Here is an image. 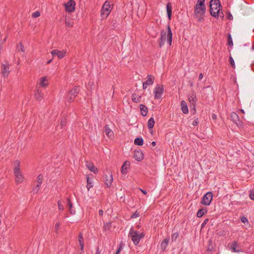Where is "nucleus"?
<instances>
[{
    "label": "nucleus",
    "instance_id": "423d86ee",
    "mask_svg": "<svg viewBox=\"0 0 254 254\" xmlns=\"http://www.w3.org/2000/svg\"><path fill=\"white\" fill-rule=\"evenodd\" d=\"M213 195L211 191L207 192L202 197L200 203L202 205H209L212 199Z\"/></svg>",
    "mask_w": 254,
    "mask_h": 254
},
{
    "label": "nucleus",
    "instance_id": "9d476101",
    "mask_svg": "<svg viewBox=\"0 0 254 254\" xmlns=\"http://www.w3.org/2000/svg\"><path fill=\"white\" fill-rule=\"evenodd\" d=\"M5 64H2L1 65V74L4 77H7L10 72L9 65L7 62Z\"/></svg>",
    "mask_w": 254,
    "mask_h": 254
},
{
    "label": "nucleus",
    "instance_id": "13d9d810",
    "mask_svg": "<svg viewBox=\"0 0 254 254\" xmlns=\"http://www.w3.org/2000/svg\"><path fill=\"white\" fill-rule=\"evenodd\" d=\"M148 85H149V84H148V83L146 82H144L143 83V89H145L147 88V87Z\"/></svg>",
    "mask_w": 254,
    "mask_h": 254
},
{
    "label": "nucleus",
    "instance_id": "a19ab883",
    "mask_svg": "<svg viewBox=\"0 0 254 254\" xmlns=\"http://www.w3.org/2000/svg\"><path fill=\"white\" fill-rule=\"evenodd\" d=\"M229 63H230V64L231 65L232 67L233 68H235V62H234V61L233 58L231 56H229Z\"/></svg>",
    "mask_w": 254,
    "mask_h": 254
},
{
    "label": "nucleus",
    "instance_id": "f03ea898",
    "mask_svg": "<svg viewBox=\"0 0 254 254\" xmlns=\"http://www.w3.org/2000/svg\"><path fill=\"white\" fill-rule=\"evenodd\" d=\"M210 14L214 17H218L221 7L219 0H211L209 2Z\"/></svg>",
    "mask_w": 254,
    "mask_h": 254
},
{
    "label": "nucleus",
    "instance_id": "8fccbe9b",
    "mask_svg": "<svg viewBox=\"0 0 254 254\" xmlns=\"http://www.w3.org/2000/svg\"><path fill=\"white\" fill-rule=\"evenodd\" d=\"M241 221L242 222L245 223L246 222H248V220L247 217L245 216H242L241 217Z\"/></svg>",
    "mask_w": 254,
    "mask_h": 254
},
{
    "label": "nucleus",
    "instance_id": "4468645a",
    "mask_svg": "<svg viewBox=\"0 0 254 254\" xmlns=\"http://www.w3.org/2000/svg\"><path fill=\"white\" fill-rule=\"evenodd\" d=\"M144 157L143 152L141 150H135L134 151L133 158L137 161H141Z\"/></svg>",
    "mask_w": 254,
    "mask_h": 254
},
{
    "label": "nucleus",
    "instance_id": "49530a36",
    "mask_svg": "<svg viewBox=\"0 0 254 254\" xmlns=\"http://www.w3.org/2000/svg\"><path fill=\"white\" fill-rule=\"evenodd\" d=\"M58 207L60 210L63 211L64 210V206L62 204V202L60 200H59L58 202Z\"/></svg>",
    "mask_w": 254,
    "mask_h": 254
},
{
    "label": "nucleus",
    "instance_id": "dca6fc26",
    "mask_svg": "<svg viewBox=\"0 0 254 254\" xmlns=\"http://www.w3.org/2000/svg\"><path fill=\"white\" fill-rule=\"evenodd\" d=\"M86 166L90 171L93 172L94 173L96 174L98 172V169L92 163L86 162Z\"/></svg>",
    "mask_w": 254,
    "mask_h": 254
},
{
    "label": "nucleus",
    "instance_id": "c756f323",
    "mask_svg": "<svg viewBox=\"0 0 254 254\" xmlns=\"http://www.w3.org/2000/svg\"><path fill=\"white\" fill-rule=\"evenodd\" d=\"M106 134L109 137H111L114 134L113 131L109 128L108 125H106L105 127Z\"/></svg>",
    "mask_w": 254,
    "mask_h": 254
},
{
    "label": "nucleus",
    "instance_id": "9b49d317",
    "mask_svg": "<svg viewBox=\"0 0 254 254\" xmlns=\"http://www.w3.org/2000/svg\"><path fill=\"white\" fill-rule=\"evenodd\" d=\"M231 120L239 127L242 126V122L240 121L239 116L235 112L231 113L230 116Z\"/></svg>",
    "mask_w": 254,
    "mask_h": 254
},
{
    "label": "nucleus",
    "instance_id": "2eb2a0df",
    "mask_svg": "<svg viewBox=\"0 0 254 254\" xmlns=\"http://www.w3.org/2000/svg\"><path fill=\"white\" fill-rule=\"evenodd\" d=\"M14 175L15 177V182L16 184H19L23 182L24 177L21 171L18 172L17 173H14Z\"/></svg>",
    "mask_w": 254,
    "mask_h": 254
},
{
    "label": "nucleus",
    "instance_id": "e2e57ef3",
    "mask_svg": "<svg viewBox=\"0 0 254 254\" xmlns=\"http://www.w3.org/2000/svg\"><path fill=\"white\" fill-rule=\"evenodd\" d=\"M96 254H100V251L99 250V248L97 247L96 249Z\"/></svg>",
    "mask_w": 254,
    "mask_h": 254
},
{
    "label": "nucleus",
    "instance_id": "ddd939ff",
    "mask_svg": "<svg viewBox=\"0 0 254 254\" xmlns=\"http://www.w3.org/2000/svg\"><path fill=\"white\" fill-rule=\"evenodd\" d=\"M65 53L64 51H59L58 50H54L51 52L53 56H57L59 59L63 58L65 56Z\"/></svg>",
    "mask_w": 254,
    "mask_h": 254
},
{
    "label": "nucleus",
    "instance_id": "393cba45",
    "mask_svg": "<svg viewBox=\"0 0 254 254\" xmlns=\"http://www.w3.org/2000/svg\"><path fill=\"white\" fill-rule=\"evenodd\" d=\"M141 96L139 95H137L136 93H134L132 94L131 99L135 103H139L141 101Z\"/></svg>",
    "mask_w": 254,
    "mask_h": 254
},
{
    "label": "nucleus",
    "instance_id": "58836bf2",
    "mask_svg": "<svg viewBox=\"0 0 254 254\" xmlns=\"http://www.w3.org/2000/svg\"><path fill=\"white\" fill-rule=\"evenodd\" d=\"M43 176L42 174H40L37 178V182L38 184H42L43 181Z\"/></svg>",
    "mask_w": 254,
    "mask_h": 254
},
{
    "label": "nucleus",
    "instance_id": "aec40b11",
    "mask_svg": "<svg viewBox=\"0 0 254 254\" xmlns=\"http://www.w3.org/2000/svg\"><path fill=\"white\" fill-rule=\"evenodd\" d=\"M166 8H167V16H168V19L169 20H171V17H172V4L171 2H169L167 4Z\"/></svg>",
    "mask_w": 254,
    "mask_h": 254
},
{
    "label": "nucleus",
    "instance_id": "412c9836",
    "mask_svg": "<svg viewBox=\"0 0 254 254\" xmlns=\"http://www.w3.org/2000/svg\"><path fill=\"white\" fill-rule=\"evenodd\" d=\"M181 109L183 113L188 114L189 113L187 103L184 100H182L181 102Z\"/></svg>",
    "mask_w": 254,
    "mask_h": 254
},
{
    "label": "nucleus",
    "instance_id": "0eeeda50",
    "mask_svg": "<svg viewBox=\"0 0 254 254\" xmlns=\"http://www.w3.org/2000/svg\"><path fill=\"white\" fill-rule=\"evenodd\" d=\"M164 92V86L163 85L157 84L154 90V99H159L161 98L162 95Z\"/></svg>",
    "mask_w": 254,
    "mask_h": 254
},
{
    "label": "nucleus",
    "instance_id": "ea45409f",
    "mask_svg": "<svg viewBox=\"0 0 254 254\" xmlns=\"http://www.w3.org/2000/svg\"><path fill=\"white\" fill-rule=\"evenodd\" d=\"M236 246H237V242L236 241H234L233 242V243L232 244V245L231 246L232 247V250H233V252H239V250H237L236 249Z\"/></svg>",
    "mask_w": 254,
    "mask_h": 254
},
{
    "label": "nucleus",
    "instance_id": "774afa93",
    "mask_svg": "<svg viewBox=\"0 0 254 254\" xmlns=\"http://www.w3.org/2000/svg\"><path fill=\"white\" fill-rule=\"evenodd\" d=\"M83 251H82L81 249H80V251H78L76 253V254H82V253H83Z\"/></svg>",
    "mask_w": 254,
    "mask_h": 254
},
{
    "label": "nucleus",
    "instance_id": "4d7b16f0",
    "mask_svg": "<svg viewBox=\"0 0 254 254\" xmlns=\"http://www.w3.org/2000/svg\"><path fill=\"white\" fill-rule=\"evenodd\" d=\"M148 85H149V84H148V83L146 82H144L143 83V89H145L147 88V87Z\"/></svg>",
    "mask_w": 254,
    "mask_h": 254
},
{
    "label": "nucleus",
    "instance_id": "a18cd8bd",
    "mask_svg": "<svg viewBox=\"0 0 254 254\" xmlns=\"http://www.w3.org/2000/svg\"><path fill=\"white\" fill-rule=\"evenodd\" d=\"M40 16V13L39 11H38L34 12L32 15V17H33V18H37Z\"/></svg>",
    "mask_w": 254,
    "mask_h": 254
},
{
    "label": "nucleus",
    "instance_id": "37998d69",
    "mask_svg": "<svg viewBox=\"0 0 254 254\" xmlns=\"http://www.w3.org/2000/svg\"><path fill=\"white\" fill-rule=\"evenodd\" d=\"M249 197L252 199L254 200V190L252 189L249 191Z\"/></svg>",
    "mask_w": 254,
    "mask_h": 254
},
{
    "label": "nucleus",
    "instance_id": "39448f33",
    "mask_svg": "<svg viewBox=\"0 0 254 254\" xmlns=\"http://www.w3.org/2000/svg\"><path fill=\"white\" fill-rule=\"evenodd\" d=\"M206 10V7L199 8L194 7V15L197 21L201 22L204 19L203 16Z\"/></svg>",
    "mask_w": 254,
    "mask_h": 254
},
{
    "label": "nucleus",
    "instance_id": "de8ad7c7",
    "mask_svg": "<svg viewBox=\"0 0 254 254\" xmlns=\"http://www.w3.org/2000/svg\"><path fill=\"white\" fill-rule=\"evenodd\" d=\"M139 216V213L136 211L134 213H133L130 216L131 218H135Z\"/></svg>",
    "mask_w": 254,
    "mask_h": 254
},
{
    "label": "nucleus",
    "instance_id": "f704fd0d",
    "mask_svg": "<svg viewBox=\"0 0 254 254\" xmlns=\"http://www.w3.org/2000/svg\"><path fill=\"white\" fill-rule=\"evenodd\" d=\"M228 44L229 46H230V47H232L233 46L232 38L231 35L230 33H228Z\"/></svg>",
    "mask_w": 254,
    "mask_h": 254
},
{
    "label": "nucleus",
    "instance_id": "338daca9",
    "mask_svg": "<svg viewBox=\"0 0 254 254\" xmlns=\"http://www.w3.org/2000/svg\"><path fill=\"white\" fill-rule=\"evenodd\" d=\"M219 15L222 19L224 18V15L222 12H221V13L219 12Z\"/></svg>",
    "mask_w": 254,
    "mask_h": 254
},
{
    "label": "nucleus",
    "instance_id": "79ce46f5",
    "mask_svg": "<svg viewBox=\"0 0 254 254\" xmlns=\"http://www.w3.org/2000/svg\"><path fill=\"white\" fill-rule=\"evenodd\" d=\"M65 26L67 27H72V23L69 19H65Z\"/></svg>",
    "mask_w": 254,
    "mask_h": 254
},
{
    "label": "nucleus",
    "instance_id": "bb28decb",
    "mask_svg": "<svg viewBox=\"0 0 254 254\" xmlns=\"http://www.w3.org/2000/svg\"><path fill=\"white\" fill-rule=\"evenodd\" d=\"M155 125V121L153 118L151 117L150 118L148 121L147 123V127L149 130H151L152 129Z\"/></svg>",
    "mask_w": 254,
    "mask_h": 254
},
{
    "label": "nucleus",
    "instance_id": "5701e85b",
    "mask_svg": "<svg viewBox=\"0 0 254 254\" xmlns=\"http://www.w3.org/2000/svg\"><path fill=\"white\" fill-rule=\"evenodd\" d=\"M35 97L39 101H41L43 98V94L39 89H37L35 93Z\"/></svg>",
    "mask_w": 254,
    "mask_h": 254
},
{
    "label": "nucleus",
    "instance_id": "09e8293b",
    "mask_svg": "<svg viewBox=\"0 0 254 254\" xmlns=\"http://www.w3.org/2000/svg\"><path fill=\"white\" fill-rule=\"evenodd\" d=\"M194 7H199V8H202V7H205V4H202V3H200L199 2H196V5H195Z\"/></svg>",
    "mask_w": 254,
    "mask_h": 254
},
{
    "label": "nucleus",
    "instance_id": "473e14b6",
    "mask_svg": "<svg viewBox=\"0 0 254 254\" xmlns=\"http://www.w3.org/2000/svg\"><path fill=\"white\" fill-rule=\"evenodd\" d=\"M86 178H87V185H86V188L88 190H89L91 188H92L93 187L92 184V182H91V181L90 180L89 177L88 176H86Z\"/></svg>",
    "mask_w": 254,
    "mask_h": 254
},
{
    "label": "nucleus",
    "instance_id": "cd10ccee",
    "mask_svg": "<svg viewBox=\"0 0 254 254\" xmlns=\"http://www.w3.org/2000/svg\"><path fill=\"white\" fill-rule=\"evenodd\" d=\"M207 210L206 208H202L197 211L196 216L198 218L201 217L205 213H207Z\"/></svg>",
    "mask_w": 254,
    "mask_h": 254
},
{
    "label": "nucleus",
    "instance_id": "6ab92c4d",
    "mask_svg": "<svg viewBox=\"0 0 254 254\" xmlns=\"http://www.w3.org/2000/svg\"><path fill=\"white\" fill-rule=\"evenodd\" d=\"M170 239L167 237L164 239L161 244V249L162 251H165L167 246L168 245Z\"/></svg>",
    "mask_w": 254,
    "mask_h": 254
},
{
    "label": "nucleus",
    "instance_id": "e433bc0d",
    "mask_svg": "<svg viewBox=\"0 0 254 254\" xmlns=\"http://www.w3.org/2000/svg\"><path fill=\"white\" fill-rule=\"evenodd\" d=\"M179 236V233L178 232L174 233L172 235L171 239L172 241H176Z\"/></svg>",
    "mask_w": 254,
    "mask_h": 254
},
{
    "label": "nucleus",
    "instance_id": "bf43d9fd",
    "mask_svg": "<svg viewBox=\"0 0 254 254\" xmlns=\"http://www.w3.org/2000/svg\"><path fill=\"white\" fill-rule=\"evenodd\" d=\"M212 119L213 120H215L217 119V115L215 114H212Z\"/></svg>",
    "mask_w": 254,
    "mask_h": 254
},
{
    "label": "nucleus",
    "instance_id": "f8f14e48",
    "mask_svg": "<svg viewBox=\"0 0 254 254\" xmlns=\"http://www.w3.org/2000/svg\"><path fill=\"white\" fill-rule=\"evenodd\" d=\"M189 100L191 106L193 107V109L195 110L196 97L195 93L194 91H192L189 96Z\"/></svg>",
    "mask_w": 254,
    "mask_h": 254
},
{
    "label": "nucleus",
    "instance_id": "603ef678",
    "mask_svg": "<svg viewBox=\"0 0 254 254\" xmlns=\"http://www.w3.org/2000/svg\"><path fill=\"white\" fill-rule=\"evenodd\" d=\"M227 18H228L229 20H232V19H233V16H232V15L231 14V13H230V12H229V13H228V15H227Z\"/></svg>",
    "mask_w": 254,
    "mask_h": 254
},
{
    "label": "nucleus",
    "instance_id": "0e129e2a",
    "mask_svg": "<svg viewBox=\"0 0 254 254\" xmlns=\"http://www.w3.org/2000/svg\"><path fill=\"white\" fill-rule=\"evenodd\" d=\"M103 213H104V212H103V211L102 210H100L99 211V215L103 216Z\"/></svg>",
    "mask_w": 254,
    "mask_h": 254
},
{
    "label": "nucleus",
    "instance_id": "4c0bfd02",
    "mask_svg": "<svg viewBox=\"0 0 254 254\" xmlns=\"http://www.w3.org/2000/svg\"><path fill=\"white\" fill-rule=\"evenodd\" d=\"M41 184H37L36 187L33 189V191L34 193H37L40 190Z\"/></svg>",
    "mask_w": 254,
    "mask_h": 254
},
{
    "label": "nucleus",
    "instance_id": "7c9ffc66",
    "mask_svg": "<svg viewBox=\"0 0 254 254\" xmlns=\"http://www.w3.org/2000/svg\"><path fill=\"white\" fill-rule=\"evenodd\" d=\"M143 142L144 141L143 138L141 137H140L136 138L134 139V143L136 145L141 146L143 144Z\"/></svg>",
    "mask_w": 254,
    "mask_h": 254
},
{
    "label": "nucleus",
    "instance_id": "f257e3e1",
    "mask_svg": "<svg viewBox=\"0 0 254 254\" xmlns=\"http://www.w3.org/2000/svg\"><path fill=\"white\" fill-rule=\"evenodd\" d=\"M167 33L166 31L162 30L160 33V38L158 40L159 46L161 48L165 44L166 36L167 38V42L169 45L171 46L172 42L173 34L171 31V27L169 25L167 27Z\"/></svg>",
    "mask_w": 254,
    "mask_h": 254
},
{
    "label": "nucleus",
    "instance_id": "a878e982",
    "mask_svg": "<svg viewBox=\"0 0 254 254\" xmlns=\"http://www.w3.org/2000/svg\"><path fill=\"white\" fill-rule=\"evenodd\" d=\"M107 176L106 175V180L105 182V184L106 185L107 187L109 188L112 183V182L113 181V178L112 174H111L109 176V178L107 179Z\"/></svg>",
    "mask_w": 254,
    "mask_h": 254
},
{
    "label": "nucleus",
    "instance_id": "6e6d98bb",
    "mask_svg": "<svg viewBox=\"0 0 254 254\" xmlns=\"http://www.w3.org/2000/svg\"><path fill=\"white\" fill-rule=\"evenodd\" d=\"M148 85H149V84H148V83L146 82H144L143 83V89H145L147 88V87Z\"/></svg>",
    "mask_w": 254,
    "mask_h": 254
},
{
    "label": "nucleus",
    "instance_id": "c03bdc74",
    "mask_svg": "<svg viewBox=\"0 0 254 254\" xmlns=\"http://www.w3.org/2000/svg\"><path fill=\"white\" fill-rule=\"evenodd\" d=\"M66 125V119L65 118H63L61 119V126L62 128H63L64 126H65Z\"/></svg>",
    "mask_w": 254,
    "mask_h": 254
},
{
    "label": "nucleus",
    "instance_id": "2f4dec72",
    "mask_svg": "<svg viewBox=\"0 0 254 254\" xmlns=\"http://www.w3.org/2000/svg\"><path fill=\"white\" fill-rule=\"evenodd\" d=\"M147 79L145 82H147L149 85L153 84L155 79L154 77L151 75H147Z\"/></svg>",
    "mask_w": 254,
    "mask_h": 254
},
{
    "label": "nucleus",
    "instance_id": "680f3d73",
    "mask_svg": "<svg viewBox=\"0 0 254 254\" xmlns=\"http://www.w3.org/2000/svg\"><path fill=\"white\" fill-rule=\"evenodd\" d=\"M122 249H123V247H122V244H121L120 245L119 247H118L117 250L120 252L122 250Z\"/></svg>",
    "mask_w": 254,
    "mask_h": 254
},
{
    "label": "nucleus",
    "instance_id": "a211bd4d",
    "mask_svg": "<svg viewBox=\"0 0 254 254\" xmlns=\"http://www.w3.org/2000/svg\"><path fill=\"white\" fill-rule=\"evenodd\" d=\"M78 241L80 244V249L82 251H83L84 247V239L83 237V234L81 232L79 233V235L78 237Z\"/></svg>",
    "mask_w": 254,
    "mask_h": 254
},
{
    "label": "nucleus",
    "instance_id": "20e7f679",
    "mask_svg": "<svg viewBox=\"0 0 254 254\" xmlns=\"http://www.w3.org/2000/svg\"><path fill=\"white\" fill-rule=\"evenodd\" d=\"M112 7L108 1H106L101 10V16L103 18H106L110 13Z\"/></svg>",
    "mask_w": 254,
    "mask_h": 254
},
{
    "label": "nucleus",
    "instance_id": "72a5a7b5",
    "mask_svg": "<svg viewBox=\"0 0 254 254\" xmlns=\"http://www.w3.org/2000/svg\"><path fill=\"white\" fill-rule=\"evenodd\" d=\"M46 81H47L46 77L45 76L42 77L41 78V81H40V86H41L42 87L46 86L47 85V84L46 83Z\"/></svg>",
    "mask_w": 254,
    "mask_h": 254
},
{
    "label": "nucleus",
    "instance_id": "864d4df0",
    "mask_svg": "<svg viewBox=\"0 0 254 254\" xmlns=\"http://www.w3.org/2000/svg\"><path fill=\"white\" fill-rule=\"evenodd\" d=\"M60 226V223H59V222L57 223L56 224V225H55V231H56L57 232H58V229H59V228Z\"/></svg>",
    "mask_w": 254,
    "mask_h": 254
},
{
    "label": "nucleus",
    "instance_id": "1a4fd4ad",
    "mask_svg": "<svg viewBox=\"0 0 254 254\" xmlns=\"http://www.w3.org/2000/svg\"><path fill=\"white\" fill-rule=\"evenodd\" d=\"M66 11L71 13L75 10V2L73 0H69L64 4Z\"/></svg>",
    "mask_w": 254,
    "mask_h": 254
},
{
    "label": "nucleus",
    "instance_id": "7ed1b4c3",
    "mask_svg": "<svg viewBox=\"0 0 254 254\" xmlns=\"http://www.w3.org/2000/svg\"><path fill=\"white\" fill-rule=\"evenodd\" d=\"M129 236L135 245L138 244L140 239L145 236L144 233H139L138 231H134L132 228L130 229Z\"/></svg>",
    "mask_w": 254,
    "mask_h": 254
},
{
    "label": "nucleus",
    "instance_id": "c85d7f7f",
    "mask_svg": "<svg viewBox=\"0 0 254 254\" xmlns=\"http://www.w3.org/2000/svg\"><path fill=\"white\" fill-rule=\"evenodd\" d=\"M67 204L69 207V212L71 214H74L75 213V210H73L71 208L72 207V203L69 198H67Z\"/></svg>",
    "mask_w": 254,
    "mask_h": 254
},
{
    "label": "nucleus",
    "instance_id": "f3484780",
    "mask_svg": "<svg viewBox=\"0 0 254 254\" xmlns=\"http://www.w3.org/2000/svg\"><path fill=\"white\" fill-rule=\"evenodd\" d=\"M130 166V162L128 161H126L123 164L121 167V172L122 174H125L127 173L128 169Z\"/></svg>",
    "mask_w": 254,
    "mask_h": 254
},
{
    "label": "nucleus",
    "instance_id": "052dcab7",
    "mask_svg": "<svg viewBox=\"0 0 254 254\" xmlns=\"http://www.w3.org/2000/svg\"><path fill=\"white\" fill-rule=\"evenodd\" d=\"M203 75L202 73H200V74L199 75V76H198V79L199 80H201L202 78H203Z\"/></svg>",
    "mask_w": 254,
    "mask_h": 254
},
{
    "label": "nucleus",
    "instance_id": "3c124183",
    "mask_svg": "<svg viewBox=\"0 0 254 254\" xmlns=\"http://www.w3.org/2000/svg\"><path fill=\"white\" fill-rule=\"evenodd\" d=\"M208 221L209 219L208 218L205 219L201 225V227H203L206 225V224L208 222Z\"/></svg>",
    "mask_w": 254,
    "mask_h": 254
},
{
    "label": "nucleus",
    "instance_id": "c9c22d12",
    "mask_svg": "<svg viewBox=\"0 0 254 254\" xmlns=\"http://www.w3.org/2000/svg\"><path fill=\"white\" fill-rule=\"evenodd\" d=\"M17 49L18 51H21L22 52L25 51L24 47L21 42H20L19 44L17 45Z\"/></svg>",
    "mask_w": 254,
    "mask_h": 254
},
{
    "label": "nucleus",
    "instance_id": "5fc2aeb1",
    "mask_svg": "<svg viewBox=\"0 0 254 254\" xmlns=\"http://www.w3.org/2000/svg\"><path fill=\"white\" fill-rule=\"evenodd\" d=\"M198 124V121L197 119L194 120L192 122V125H193L194 126H197Z\"/></svg>",
    "mask_w": 254,
    "mask_h": 254
},
{
    "label": "nucleus",
    "instance_id": "6e6552de",
    "mask_svg": "<svg viewBox=\"0 0 254 254\" xmlns=\"http://www.w3.org/2000/svg\"><path fill=\"white\" fill-rule=\"evenodd\" d=\"M80 90V89L79 86H75L69 91L68 93V95L69 96L68 102H71L73 101L74 98L79 92Z\"/></svg>",
    "mask_w": 254,
    "mask_h": 254
},
{
    "label": "nucleus",
    "instance_id": "b1692460",
    "mask_svg": "<svg viewBox=\"0 0 254 254\" xmlns=\"http://www.w3.org/2000/svg\"><path fill=\"white\" fill-rule=\"evenodd\" d=\"M20 162L16 160L14 162V169H13V172L14 173H17L18 172H20Z\"/></svg>",
    "mask_w": 254,
    "mask_h": 254
},
{
    "label": "nucleus",
    "instance_id": "4be33fe9",
    "mask_svg": "<svg viewBox=\"0 0 254 254\" xmlns=\"http://www.w3.org/2000/svg\"><path fill=\"white\" fill-rule=\"evenodd\" d=\"M140 110L142 116L145 117L147 115L148 113V108L146 106L143 104H140Z\"/></svg>",
    "mask_w": 254,
    "mask_h": 254
},
{
    "label": "nucleus",
    "instance_id": "69168bd1",
    "mask_svg": "<svg viewBox=\"0 0 254 254\" xmlns=\"http://www.w3.org/2000/svg\"><path fill=\"white\" fill-rule=\"evenodd\" d=\"M205 0H197V2L199 3H201L202 4H204Z\"/></svg>",
    "mask_w": 254,
    "mask_h": 254
}]
</instances>
